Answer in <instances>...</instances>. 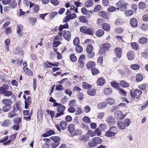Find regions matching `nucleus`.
Here are the masks:
<instances>
[{
    "mask_svg": "<svg viewBox=\"0 0 148 148\" xmlns=\"http://www.w3.org/2000/svg\"><path fill=\"white\" fill-rule=\"evenodd\" d=\"M52 140L51 142L52 143L51 147L53 148H55L57 147L60 144V141L61 138L57 136H54L50 137Z\"/></svg>",
    "mask_w": 148,
    "mask_h": 148,
    "instance_id": "f257e3e1",
    "label": "nucleus"
},
{
    "mask_svg": "<svg viewBox=\"0 0 148 148\" xmlns=\"http://www.w3.org/2000/svg\"><path fill=\"white\" fill-rule=\"evenodd\" d=\"M80 31L82 33L91 35H93L94 31L91 27L88 28L85 26H83L80 28Z\"/></svg>",
    "mask_w": 148,
    "mask_h": 148,
    "instance_id": "f03ea898",
    "label": "nucleus"
},
{
    "mask_svg": "<svg viewBox=\"0 0 148 148\" xmlns=\"http://www.w3.org/2000/svg\"><path fill=\"white\" fill-rule=\"evenodd\" d=\"M65 109V107L62 105H59L58 106L56 110L58 112L55 115V117L58 118L59 117L63 115L64 114V111Z\"/></svg>",
    "mask_w": 148,
    "mask_h": 148,
    "instance_id": "7ed1b4c3",
    "label": "nucleus"
},
{
    "mask_svg": "<svg viewBox=\"0 0 148 148\" xmlns=\"http://www.w3.org/2000/svg\"><path fill=\"white\" fill-rule=\"evenodd\" d=\"M93 47L92 45H88L86 49V51L87 53V56L90 58H92L95 56V53L93 52Z\"/></svg>",
    "mask_w": 148,
    "mask_h": 148,
    "instance_id": "20e7f679",
    "label": "nucleus"
},
{
    "mask_svg": "<svg viewBox=\"0 0 148 148\" xmlns=\"http://www.w3.org/2000/svg\"><path fill=\"white\" fill-rule=\"evenodd\" d=\"M76 16V15L75 13H73L72 14H69L65 17L64 19L63 20V22L65 23L69 21L70 20L75 18Z\"/></svg>",
    "mask_w": 148,
    "mask_h": 148,
    "instance_id": "39448f33",
    "label": "nucleus"
},
{
    "mask_svg": "<svg viewBox=\"0 0 148 148\" xmlns=\"http://www.w3.org/2000/svg\"><path fill=\"white\" fill-rule=\"evenodd\" d=\"M114 116L118 119L121 120L124 119L123 113L120 110L116 111L114 113Z\"/></svg>",
    "mask_w": 148,
    "mask_h": 148,
    "instance_id": "423d86ee",
    "label": "nucleus"
},
{
    "mask_svg": "<svg viewBox=\"0 0 148 148\" xmlns=\"http://www.w3.org/2000/svg\"><path fill=\"white\" fill-rule=\"evenodd\" d=\"M111 47V45L108 43H106L102 45L101 47L102 48L100 50L99 52L101 54H104L105 52H102V50H103L104 51L108 50Z\"/></svg>",
    "mask_w": 148,
    "mask_h": 148,
    "instance_id": "0eeeda50",
    "label": "nucleus"
},
{
    "mask_svg": "<svg viewBox=\"0 0 148 148\" xmlns=\"http://www.w3.org/2000/svg\"><path fill=\"white\" fill-rule=\"evenodd\" d=\"M32 103V99L30 96H28L26 99L25 101V108L26 109H27L28 107Z\"/></svg>",
    "mask_w": 148,
    "mask_h": 148,
    "instance_id": "6e6552de",
    "label": "nucleus"
},
{
    "mask_svg": "<svg viewBox=\"0 0 148 148\" xmlns=\"http://www.w3.org/2000/svg\"><path fill=\"white\" fill-rule=\"evenodd\" d=\"M16 110L14 108L12 110L10 111L8 115V117L9 118H12L17 116L16 113Z\"/></svg>",
    "mask_w": 148,
    "mask_h": 148,
    "instance_id": "1a4fd4ad",
    "label": "nucleus"
},
{
    "mask_svg": "<svg viewBox=\"0 0 148 148\" xmlns=\"http://www.w3.org/2000/svg\"><path fill=\"white\" fill-rule=\"evenodd\" d=\"M107 123L109 124L113 125L116 123V120L112 116H110L106 119Z\"/></svg>",
    "mask_w": 148,
    "mask_h": 148,
    "instance_id": "9d476101",
    "label": "nucleus"
},
{
    "mask_svg": "<svg viewBox=\"0 0 148 148\" xmlns=\"http://www.w3.org/2000/svg\"><path fill=\"white\" fill-rule=\"evenodd\" d=\"M117 124L118 127L121 130L125 129V126L123 121H117Z\"/></svg>",
    "mask_w": 148,
    "mask_h": 148,
    "instance_id": "9b49d317",
    "label": "nucleus"
},
{
    "mask_svg": "<svg viewBox=\"0 0 148 148\" xmlns=\"http://www.w3.org/2000/svg\"><path fill=\"white\" fill-rule=\"evenodd\" d=\"M138 22L135 18H133L130 20V24L133 27H136L137 26Z\"/></svg>",
    "mask_w": 148,
    "mask_h": 148,
    "instance_id": "f8f14e48",
    "label": "nucleus"
},
{
    "mask_svg": "<svg viewBox=\"0 0 148 148\" xmlns=\"http://www.w3.org/2000/svg\"><path fill=\"white\" fill-rule=\"evenodd\" d=\"M122 50L120 48L117 47L115 49V53L116 56L118 58H120L121 57V54L122 53Z\"/></svg>",
    "mask_w": 148,
    "mask_h": 148,
    "instance_id": "ddd939ff",
    "label": "nucleus"
},
{
    "mask_svg": "<svg viewBox=\"0 0 148 148\" xmlns=\"http://www.w3.org/2000/svg\"><path fill=\"white\" fill-rule=\"evenodd\" d=\"M95 65V62L92 61H89L86 64L87 68L88 69H91L93 68Z\"/></svg>",
    "mask_w": 148,
    "mask_h": 148,
    "instance_id": "4468645a",
    "label": "nucleus"
},
{
    "mask_svg": "<svg viewBox=\"0 0 148 148\" xmlns=\"http://www.w3.org/2000/svg\"><path fill=\"white\" fill-rule=\"evenodd\" d=\"M63 37L68 41H69L71 39V34L69 31H67L64 33L63 35Z\"/></svg>",
    "mask_w": 148,
    "mask_h": 148,
    "instance_id": "2eb2a0df",
    "label": "nucleus"
},
{
    "mask_svg": "<svg viewBox=\"0 0 148 148\" xmlns=\"http://www.w3.org/2000/svg\"><path fill=\"white\" fill-rule=\"evenodd\" d=\"M79 140L83 141L84 142H85L88 141L89 140V136L86 134H84L82 136H81L79 138Z\"/></svg>",
    "mask_w": 148,
    "mask_h": 148,
    "instance_id": "dca6fc26",
    "label": "nucleus"
},
{
    "mask_svg": "<svg viewBox=\"0 0 148 148\" xmlns=\"http://www.w3.org/2000/svg\"><path fill=\"white\" fill-rule=\"evenodd\" d=\"M127 56L129 60H132L134 57V53L132 51L128 52L127 53Z\"/></svg>",
    "mask_w": 148,
    "mask_h": 148,
    "instance_id": "f3484780",
    "label": "nucleus"
},
{
    "mask_svg": "<svg viewBox=\"0 0 148 148\" xmlns=\"http://www.w3.org/2000/svg\"><path fill=\"white\" fill-rule=\"evenodd\" d=\"M105 83V79L102 77L99 78L97 81V84L99 86L103 85Z\"/></svg>",
    "mask_w": 148,
    "mask_h": 148,
    "instance_id": "a211bd4d",
    "label": "nucleus"
},
{
    "mask_svg": "<svg viewBox=\"0 0 148 148\" xmlns=\"http://www.w3.org/2000/svg\"><path fill=\"white\" fill-rule=\"evenodd\" d=\"M103 92L106 95H109L112 93V90L111 88L109 87L105 88L104 89Z\"/></svg>",
    "mask_w": 148,
    "mask_h": 148,
    "instance_id": "6ab92c4d",
    "label": "nucleus"
},
{
    "mask_svg": "<svg viewBox=\"0 0 148 148\" xmlns=\"http://www.w3.org/2000/svg\"><path fill=\"white\" fill-rule=\"evenodd\" d=\"M12 103L11 100L10 99H3L1 101V103L5 105L7 104L11 105Z\"/></svg>",
    "mask_w": 148,
    "mask_h": 148,
    "instance_id": "aec40b11",
    "label": "nucleus"
},
{
    "mask_svg": "<svg viewBox=\"0 0 148 148\" xmlns=\"http://www.w3.org/2000/svg\"><path fill=\"white\" fill-rule=\"evenodd\" d=\"M92 141L94 142L96 144H100L102 143V140L101 138L99 137H94L92 139Z\"/></svg>",
    "mask_w": 148,
    "mask_h": 148,
    "instance_id": "412c9836",
    "label": "nucleus"
},
{
    "mask_svg": "<svg viewBox=\"0 0 148 148\" xmlns=\"http://www.w3.org/2000/svg\"><path fill=\"white\" fill-rule=\"evenodd\" d=\"M116 5L119 6L121 7V11H124L126 10V6L125 4H123L121 3V1H119L116 3Z\"/></svg>",
    "mask_w": 148,
    "mask_h": 148,
    "instance_id": "4be33fe9",
    "label": "nucleus"
},
{
    "mask_svg": "<svg viewBox=\"0 0 148 148\" xmlns=\"http://www.w3.org/2000/svg\"><path fill=\"white\" fill-rule=\"evenodd\" d=\"M60 127L62 130H65L67 125V123L65 121H62L60 122Z\"/></svg>",
    "mask_w": 148,
    "mask_h": 148,
    "instance_id": "5701e85b",
    "label": "nucleus"
},
{
    "mask_svg": "<svg viewBox=\"0 0 148 148\" xmlns=\"http://www.w3.org/2000/svg\"><path fill=\"white\" fill-rule=\"evenodd\" d=\"M87 93L90 95L94 96L95 95L96 90L95 89H90L87 90Z\"/></svg>",
    "mask_w": 148,
    "mask_h": 148,
    "instance_id": "b1692460",
    "label": "nucleus"
},
{
    "mask_svg": "<svg viewBox=\"0 0 148 148\" xmlns=\"http://www.w3.org/2000/svg\"><path fill=\"white\" fill-rule=\"evenodd\" d=\"M104 31L102 29H99L96 32V35L98 37H101L104 34Z\"/></svg>",
    "mask_w": 148,
    "mask_h": 148,
    "instance_id": "393cba45",
    "label": "nucleus"
},
{
    "mask_svg": "<svg viewBox=\"0 0 148 148\" xmlns=\"http://www.w3.org/2000/svg\"><path fill=\"white\" fill-rule=\"evenodd\" d=\"M11 105L7 104L4 106L2 108V110L4 112H8L9 111L11 108Z\"/></svg>",
    "mask_w": 148,
    "mask_h": 148,
    "instance_id": "a878e982",
    "label": "nucleus"
},
{
    "mask_svg": "<svg viewBox=\"0 0 148 148\" xmlns=\"http://www.w3.org/2000/svg\"><path fill=\"white\" fill-rule=\"evenodd\" d=\"M102 28L104 30L108 31L110 29V25L107 23H105L102 25Z\"/></svg>",
    "mask_w": 148,
    "mask_h": 148,
    "instance_id": "bb28decb",
    "label": "nucleus"
},
{
    "mask_svg": "<svg viewBox=\"0 0 148 148\" xmlns=\"http://www.w3.org/2000/svg\"><path fill=\"white\" fill-rule=\"evenodd\" d=\"M107 103L105 102H102L98 104L97 107L99 109H102L106 107Z\"/></svg>",
    "mask_w": 148,
    "mask_h": 148,
    "instance_id": "cd10ccee",
    "label": "nucleus"
},
{
    "mask_svg": "<svg viewBox=\"0 0 148 148\" xmlns=\"http://www.w3.org/2000/svg\"><path fill=\"white\" fill-rule=\"evenodd\" d=\"M142 92L139 90L136 89L134 90L135 97L138 99L140 96Z\"/></svg>",
    "mask_w": 148,
    "mask_h": 148,
    "instance_id": "c85d7f7f",
    "label": "nucleus"
},
{
    "mask_svg": "<svg viewBox=\"0 0 148 148\" xmlns=\"http://www.w3.org/2000/svg\"><path fill=\"white\" fill-rule=\"evenodd\" d=\"M17 28L18 30L17 31V33L18 35L21 36V31L23 29V26L20 24L18 25Z\"/></svg>",
    "mask_w": 148,
    "mask_h": 148,
    "instance_id": "c756f323",
    "label": "nucleus"
},
{
    "mask_svg": "<svg viewBox=\"0 0 148 148\" xmlns=\"http://www.w3.org/2000/svg\"><path fill=\"white\" fill-rule=\"evenodd\" d=\"M143 78L142 75L140 73H138L137 74L136 76V82H140L143 80Z\"/></svg>",
    "mask_w": 148,
    "mask_h": 148,
    "instance_id": "7c9ffc66",
    "label": "nucleus"
},
{
    "mask_svg": "<svg viewBox=\"0 0 148 148\" xmlns=\"http://www.w3.org/2000/svg\"><path fill=\"white\" fill-rule=\"evenodd\" d=\"M68 129L70 133H73L75 130L74 125L73 124L69 125L68 126Z\"/></svg>",
    "mask_w": 148,
    "mask_h": 148,
    "instance_id": "2f4dec72",
    "label": "nucleus"
},
{
    "mask_svg": "<svg viewBox=\"0 0 148 148\" xmlns=\"http://www.w3.org/2000/svg\"><path fill=\"white\" fill-rule=\"evenodd\" d=\"M115 134V133L112 132L108 130L106 132L105 135L106 136L110 137L114 136Z\"/></svg>",
    "mask_w": 148,
    "mask_h": 148,
    "instance_id": "473e14b6",
    "label": "nucleus"
},
{
    "mask_svg": "<svg viewBox=\"0 0 148 148\" xmlns=\"http://www.w3.org/2000/svg\"><path fill=\"white\" fill-rule=\"evenodd\" d=\"M93 4V0H88L85 3V5L86 7H90L92 6Z\"/></svg>",
    "mask_w": 148,
    "mask_h": 148,
    "instance_id": "72a5a7b5",
    "label": "nucleus"
},
{
    "mask_svg": "<svg viewBox=\"0 0 148 148\" xmlns=\"http://www.w3.org/2000/svg\"><path fill=\"white\" fill-rule=\"evenodd\" d=\"M99 129L101 131H103L107 129V125L106 124L103 123L100 124L99 127Z\"/></svg>",
    "mask_w": 148,
    "mask_h": 148,
    "instance_id": "f704fd0d",
    "label": "nucleus"
},
{
    "mask_svg": "<svg viewBox=\"0 0 148 148\" xmlns=\"http://www.w3.org/2000/svg\"><path fill=\"white\" fill-rule=\"evenodd\" d=\"M120 85L123 87H128L129 85L128 83L125 81H122L120 82Z\"/></svg>",
    "mask_w": 148,
    "mask_h": 148,
    "instance_id": "c9c22d12",
    "label": "nucleus"
},
{
    "mask_svg": "<svg viewBox=\"0 0 148 148\" xmlns=\"http://www.w3.org/2000/svg\"><path fill=\"white\" fill-rule=\"evenodd\" d=\"M147 40L148 39L146 38L143 37L139 39V42L141 44H143L146 43Z\"/></svg>",
    "mask_w": 148,
    "mask_h": 148,
    "instance_id": "e433bc0d",
    "label": "nucleus"
},
{
    "mask_svg": "<svg viewBox=\"0 0 148 148\" xmlns=\"http://www.w3.org/2000/svg\"><path fill=\"white\" fill-rule=\"evenodd\" d=\"M12 94V92L5 90L4 92H3V95L7 97H9L11 96Z\"/></svg>",
    "mask_w": 148,
    "mask_h": 148,
    "instance_id": "4c0bfd02",
    "label": "nucleus"
},
{
    "mask_svg": "<svg viewBox=\"0 0 148 148\" xmlns=\"http://www.w3.org/2000/svg\"><path fill=\"white\" fill-rule=\"evenodd\" d=\"M146 4L143 2H140L139 3L138 6L140 9L143 10L145 8Z\"/></svg>",
    "mask_w": 148,
    "mask_h": 148,
    "instance_id": "58836bf2",
    "label": "nucleus"
},
{
    "mask_svg": "<svg viewBox=\"0 0 148 148\" xmlns=\"http://www.w3.org/2000/svg\"><path fill=\"white\" fill-rule=\"evenodd\" d=\"M11 124V122L9 120H5L3 122H2L1 124L2 126H7L8 125Z\"/></svg>",
    "mask_w": 148,
    "mask_h": 148,
    "instance_id": "ea45409f",
    "label": "nucleus"
},
{
    "mask_svg": "<svg viewBox=\"0 0 148 148\" xmlns=\"http://www.w3.org/2000/svg\"><path fill=\"white\" fill-rule=\"evenodd\" d=\"M131 46L132 48L135 50H137L138 49V44L135 42H132L131 44Z\"/></svg>",
    "mask_w": 148,
    "mask_h": 148,
    "instance_id": "a19ab883",
    "label": "nucleus"
},
{
    "mask_svg": "<svg viewBox=\"0 0 148 148\" xmlns=\"http://www.w3.org/2000/svg\"><path fill=\"white\" fill-rule=\"evenodd\" d=\"M82 86L84 89H88L92 87V86L88 84L86 82H84L82 83Z\"/></svg>",
    "mask_w": 148,
    "mask_h": 148,
    "instance_id": "79ce46f5",
    "label": "nucleus"
},
{
    "mask_svg": "<svg viewBox=\"0 0 148 148\" xmlns=\"http://www.w3.org/2000/svg\"><path fill=\"white\" fill-rule=\"evenodd\" d=\"M30 1L27 0H24L23 1V6L25 8H29V4Z\"/></svg>",
    "mask_w": 148,
    "mask_h": 148,
    "instance_id": "37998d69",
    "label": "nucleus"
},
{
    "mask_svg": "<svg viewBox=\"0 0 148 148\" xmlns=\"http://www.w3.org/2000/svg\"><path fill=\"white\" fill-rule=\"evenodd\" d=\"M79 19L80 21L82 23H87L88 22V20L84 16H81L79 18Z\"/></svg>",
    "mask_w": 148,
    "mask_h": 148,
    "instance_id": "c03bdc74",
    "label": "nucleus"
},
{
    "mask_svg": "<svg viewBox=\"0 0 148 148\" xmlns=\"http://www.w3.org/2000/svg\"><path fill=\"white\" fill-rule=\"evenodd\" d=\"M70 58L71 60L73 62H75L77 60V58L74 54L70 55Z\"/></svg>",
    "mask_w": 148,
    "mask_h": 148,
    "instance_id": "a18cd8bd",
    "label": "nucleus"
},
{
    "mask_svg": "<svg viewBox=\"0 0 148 148\" xmlns=\"http://www.w3.org/2000/svg\"><path fill=\"white\" fill-rule=\"evenodd\" d=\"M92 74L93 75H97L99 73V70L95 68H93L91 69Z\"/></svg>",
    "mask_w": 148,
    "mask_h": 148,
    "instance_id": "49530a36",
    "label": "nucleus"
},
{
    "mask_svg": "<svg viewBox=\"0 0 148 148\" xmlns=\"http://www.w3.org/2000/svg\"><path fill=\"white\" fill-rule=\"evenodd\" d=\"M131 121L129 119H125L124 121V124L125 127H128L130 124Z\"/></svg>",
    "mask_w": 148,
    "mask_h": 148,
    "instance_id": "de8ad7c7",
    "label": "nucleus"
},
{
    "mask_svg": "<svg viewBox=\"0 0 148 148\" xmlns=\"http://www.w3.org/2000/svg\"><path fill=\"white\" fill-rule=\"evenodd\" d=\"M130 68L134 70H138L140 68L139 66L137 64H134L130 65Z\"/></svg>",
    "mask_w": 148,
    "mask_h": 148,
    "instance_id": "09e8293b",
    "label": "nucleus"
},
{
    "mask_svg": "<svg viewBox=\"0 0 148 148\" xmlns=\"http://www.w3.org/2000/svg\"><path fill=\"white\" fill-rule=\"evenodd\" d=\"M133 14V12L132 10H128L125 12V14L126 16L129 17L132 15Z\"/></svg>",
    "mask_w": 148,
    "mask_h": 148,
    "instance_id": "8fccbe9b",
    "label": "nucleus"
},
{
    "mask_svg": "<svg viewBox=\"0 0 148 148\" xmlns=\"http://www.w3.org/2000/svg\"><path fill=\"white\" fill-rule=\"evenodd\" d=\"M111 86L112 87L115 88H118L119 84L118 83L114 81H112L111 83Z\"/></svg>",
    "mask_w": 148,
    "mask_h": 148,
    "instance_id": "3c124183",
    "label": "nucleus"
},
{
    "mask_svg": "<svg viewBox=\"0 0 148 148\" xmlns=\"http://www.w3.org/2000/svg\"><path fill=\"white\" fill-rule=\"evenodd\" d=\"M64 88L63 86L60 84H58L56 86V89L59 91H62L63 90Z\"/></svg>",
    "mask_w": 148,
    "mask_h": 148,
    "instance_id": "603ef678",
    "label": "nucleus"
},
{
    "mask_svg": "<svg viewBox=\"0 0 148 148\" xmlns=\"http://www.w3.org/2000/svg\"><path fill=\"white\" fill-rule=\"evenodd\" d=\"M75 49L76 51L78 53H80L83 51V48L80 45H77Z\"/></svg>",
    "mask_w": 148,
    "mask_h": 148,
    "instance_id": "864d4df0",
    "label": "nucleus"
},
{
    "mask_svg": "<svg viewBox=\"0 0 148 148\" xmlns=\"http://www.w3.org/2000/svg\"><path fill=\"white\" fill-rule=\"evenodd\" d=\"M108 103L110 105L114 104L115 103L114 99L112 98H109L107 99Z\"/></svg>",
    "mask_w": 148,
    "mask_h": 148,
    "instance_id": "5fc2aeb1",
    "label": "nucleus"
},
{
    "mask_svg": "<svg viewBox=\"0 0 148 148\" xmlns=\"http://www.w3.org/2000/svg\"><path fill=\"white\" fill-rule=\"evenodd\" d=\"M43 116L42 111V110H38L37 112V117L38 119L42 118Z\"/></svg>",
    "mask_w": 148,
    "mask_h": 148,
    "instance_id": "6e6d98bb",
    "label": "nucleus"
},
{
    "mask_svg": "<svg viewBox=\"0 0 148 148\" xmlns=\"http://www.w3.org/2000/svg\"><path fill=\"white\" fill-rule=\"evenodd\" d=\"M119 92L121 95L124 96H125L127 94L126 92L122 88H119Z\"/></svg>",
    "mask_w": 148,
    "mask_h": 148,
    "instance_id": "4d7b16f0",
    "label": "nucleus"
},
{
    "mask_svg": "<svg viewBox=\"0 0 148 148\" xmlns=\"http://www.w3.org/2000/svg\"><path fill=\"white\" fill-rule=\"evenodd\" d=\"M104 115V112H100L98 113L97 115V118L99 119H102Z\"/></svg>",
    "mask_w": 148,
    "mask_h": 148,
    "instance_id": "13d9d810",
    "label": "nucleus"
},
{
    "mask_svg": "<svg viewBox=\"0 0 148 148\" xmlns=\"http://www.w3.org/2000/svg\"><path fill=\"white\" fill-rule=\"evenodd\" d=\"M116 10V8L113 6H111L107 9L108 11L111 12L115 11Z\"/></svg>",
    "mask_w": 148,
    "mask_h": 148,
    "instance_id": "bf43d9fd",
    "label": "nucleus"
},
{
    "mask_svg": "<svg viewBox=\"0 0 148 148\" xmlns=\"http://www.w3.org/2000/svg\"><path fill=\"white\" fill-rule=\"evenodd\" d=\"M109 130V131L112 132H114L116 133H117V128L116 127L112 126L110 127Z\"/></svg>",
    "mask_w": 148,
    "mask_h": 148,
    "instance_id": "052dcab7",
    "label": "nucleus"
},
{
    "mask_svg": "<svg viewBox=\"0 0 148 148\" xmlns=\"http://www.w3.org/2000/svg\"><path fill=\"white\" fill-rule=\"evenodd\" d=\"M88 145L90 147H95L97 145L96 144L92 141H92L90 140L89 141Z\"/></svg>",
    "mask_w": 148,
    "mask_h": 148,
    "instance_id": "680f3d73",
    "label": "nucleus"
},
{
    "mask_svg": "<svg viewBox=\"0 0 148 148\" xmlns=\"http://www.w3.org/2000/svg\"><path fill=\"white\" fill-rule=\"evenodd\" d=\"M73 44L75 45H77L79 43V38H75L73 41Z\"/></svg>",
    "mask_w": 148,
    "mask_h": 148,
    "instance_id": "e2e57ef3",
    "label": "nucleus"
},
{
    "mask_svg": "<svg viewBox=\"0 0 148 148\" xmlns=\"http://www.w3.org/2000/svg\"><path fill=\"white\" fill-rule=\"evenodd\" d=\"M101 8V6L99 5H97L94 8V11L95 12L99 11Z\"/></svg>",
    "mask_w": 148,
    "mask_h": 148,
    "instance_id": "0e129e2a",
    "label": "nucleus"
},
{
    "mask_svg": "<svg viewBox=\"0 0 148 148\" xmlns=\"http://www.w3.org/2000/svg\"><path fill=\"white\" fill-rule=\"evenodd\" d=\"M83 120L86 123H89L90 122V119L87 116H85L83 119Z\"/></svg>",
    "mask_w": 148,
    "mask_h": 148,
    "instance_id": "69168bd1",
    "label": "nucleus"
},
{
    "mask_svg": "<svg viewBox=\"0 0 148 148\" xmlns=\"http://www.w3.org/2000/svg\"><path fill=\"white\" fill-rule=\"evenodd\" d=\"M104 20L103 18H99L97 20V23L98 25H100L104 23Z\"/></svg>",
    "mask_w": 148,
    "mask_h": 148,
    "instance_id": "338daca9",
    "label": "nucleus"
},
{
    "mask_svg": "<svg viewBox=\"0 0 148 148\" xmlns=\"http://www.w3.org/2000/svg\"><path fill=\"white\" fill-rule=\"evenodd\" d=\"M100 15L104 18H107V14L104 12H101L99 13Z\"/></svg>",
    "mask_w": 148,
    "mask_h": 148,
    "instance_id": "774afa93",
    "label": "nucleus"
}]
</instances>
